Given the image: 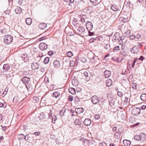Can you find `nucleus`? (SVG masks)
Masks as SVG:
<instances>
[{
    "mask_svg": "<svg viewBox=\"0 0 146 146\" xmlns=\"http://www.w3.org/2000/svg\"><path fill=\"white\" fill-rule=\"evenodd\" d=\"M69 92L71 93L72 94H75V89L74 88H71L69 89Z\"/></svg>",
    "mask_w": 146,
    "mask_h": 146,
    "instance_id": "nucleus-42",
    "label": "nucleus"
},
{
    "mask_svg": "<svg viewBox=\"0 0 146 146\" xmlns=\"http://www.w3.org/2000/svg\"><path fill=\"white\" fill-rule=\"evenodd\" d=\"M60 95V93L58 91L54 92L53 94V96L56 98H57Z\"/></svg>",
    "mask_w": 146,
    "mask_h": 146,
    "instance_id": "nucleus-24",
    "label": "nucleus"
},
{
    "mask_svg": "<svg viewBox=\"0 0 146 146\" xmlns=\"http://www.w3.org/2000/svg\"><path fill=\"white\" fill-rule=\"evenodd\" d=\"M26 22L27 25H30L32 22V19L29 18H27L26 20Z\"/></svg>",
    "mask_w": 146,
    "mask_h": 146,
    "instance_id": "nucleus-28",
    "label": "nucleus"
},
{
    "mask_svg": "<svg viewBox=\"0 0 146 146\" xmlns=\"http://www.w3.org/2000/svg\"><path fill=\"white\" fill-rule=\"evenodd\" d=\"M135 35L137 39L135 40H139V41H142L143 39H144V36L141 32H136L135 33Z\"/></svg>",
    "mask_w": 146,
    "mask_h": 146,
    "instance_id": "nucleus-2",
    "label": "nucleus"
},
{
    "mask_svg": "<svg viewBox=\"0 0 146 146\" xmlns=\"http://www.w3.org/2000/svg\"><path fill=\"white\" fill-rule=\"evenodd\" d=\"M114 36L115 40H118L120 38L119 34V33H116Z\"/></svg>",
    "mask_w": 146,
    "mask_h": 146,
    "instance_id": "nucleus-36",
    "label": "nucleus"
},
{
    "mask_svg": "<svg viewBox=\"0 0 146 146\" xmlns=\"http://www.w3.org/2000/svg\"><path fill=\"white\" fill-rule=\"evenodd\" d=\"M131 34V31L130 30H127L125 33L124 35L125 36L127 37H129V35Z\"/></svg>",
    "mask_w": 146,
    "mask_h": 146,
    "instance_id": "nucleus-35",
    "label": "nucleus"
},
{
    "mask_svg": "<svg viewBox=\"0 0 146 146\" xmlns=\"http://www.w3.org/2000/svg\"><path fill=\"white\" fill-rule=\"evenodd\" d=\"M141 99L142 100L145 101L146 100V94L144 93L141 95L140 96Z\"/></svg>",
    "mask_w": 146,
    "mask_h": 146,
    "instance_id": "nucleus-25",
    "label": "nucleus"
},
{
    "mask_svg": "<svg viewBox=\"0 0 146 146\" xmlns=\"http://www.w3.org/2000/svg\"><path fill=\"white\" fill-rule=\"evenodd\" d=\"M134 139L137 141H140V135H136L134 136Z\"/></svg>",
    "mask_w": 146,
    "mask_h": 146,
    "instance_id": "nucleus-37",
    "label": "nucleus"
},
{
    "mask_svg": "<svg viewBox=\"0 0 146 146\" xmlns=\"http://www.w3.org/2000/svg\"><path fill=\"white\" fill-rule=\"evenodd\" d=\"M29 137L30 136L29 135L27 134L25 136L24 135V139H25L26 141H27L29 139Z\"/></svg>",
    "mask_w": 146,
    "mask_h": 146,
    "instance_id": "nucleus-48",
    "label": "nucleus"
},
{
    "mask_svg": "<svg viewBox=\"0 0 146 146\" xmlns=\"http://www.w3.org/2000/svg\"><path fill=\"white\" fill-rule=\"evenodd\" d=\"M117 95L118 96L121 97L123 96V94L122 92L120 91H118L117 92Z\"/></svg>",
    "mask_w": 146,
    "mask_h": 146,
    "instance_id": "nucleus-52",
    "label": "nucleus"
},
{
    "mask_svg": "<svg viewBox=\"0 0 146 146\" xmlns=\"http://www.w3.org/2000/svg\"><path fill=\"white\" fill-rule=\"evenodd\" d=\"M97 37L96 38H91L89 40L90 43H92L93 42L94 40L96 39Z\"/></svg>",
    "mask_w": 146,
    "mask_h": 146,
    "instance_id": "nucleus-49",
    "label": "nucleus"
},
{
    "mask_svg": "<svg viewBox=\"0 0 146 146\" xmlns=\"http://www.w3.org/2000/svg\"><path fill=\"white\" fill-rule=\"evenodd\" d=\"M120 40H121V42H125V37L124 36H121V37L120 36Z\"/></svg>",
    "mask_w": 146,
    "mask_h": 146,
    "instance_id": "nucleus-56",
    "label": "nucleus"
},
{
    "mask_svg": "<svg viewBox=\"0 0 146 146\" xmlns=\"http://www.w3.org/2000/svg\"><path fill=\"white\" fill-rule=\"evenodd\" d=\"M73 97L72 96H69L68 97V100L70 102L72 101L73 100Z\"/></svg>",
    "mask_w": 146,
    "mask_h": 146,
    "instance_id": "nucleus-59",
    "label": "nucleus"
},
{
    "mask_svg": "<svg viewBox=\"0 0 146 146\" xmlns=\"http://www.w3.org/2000/svg\"><path fill=\"white\" fill-rule=\"evenodd\" d=\"M140 141L145 143L146 142V135L144 133H141L140 134Z\"/></svg>",
    "mask_w": 146,
    "mask_h": 146,
    "instance_id": "nucleus-11",
    "label": "nucleus"
},
{
    "mask_svg": "<svg viewBox=\"0 0 146 146\" xmlns=\"http://www.w3.org/2000/svg\"><path fill=\"white\" fill-rule=\"evenodd\" d=\"M80 60L81 61L85 63L86 62L87 60L86 58L84 57H81L80 58Z\"/></svg>",
    "mask_w": 146,
    "mask_h": 146,
    "instance_id": "nucleus-47",
    "label": "nucleus"
},
{
    "mask_svg": "<svg viewBox=\"0 0 146 146\" xmlns=\"http://www.w3.org/2000/svg\"><path fill=\"white\" fill-rule=\"evenodd\" d=\"M131 52L134 54H137L140 52V51L138 48V46H134L130 49Z\"/></svg>",
    "mask_w": 146,
    "mask_h": 146,
    "instance_id": "nucleus-5",
    "label": "nucleus"
},
{
    "mask_svg": "<svg viewBox=\"0 0 146 146\" xmlns=\"http://www.w3.org/2000/svg\"><path fill=\"white\" fill-rule=\"evenodd\" d=\"M105 48L106 50L109 49L110 48V44H106L105 46Z\"/></svg>",
    "mask_w": 146,
    "mask_h": 146,
    "instance_id": "nucleus-57",
    "label": "nucleus"
},
{
    "mask_svg": "<svg viewBox=\"0 0 146 146\" xmlns=\"http://www.w3.org/2000/svg\"><path fill=\"white\" fill-rule=\"evenodd\" d=\"M36 132L34 133H32L31 134V136L33 138V139L32 140V143L33 145L34 146L36 145Z\"/></svg>",
    "mask_w": 146,
    "mask_h": 146,
    "instance_id": "nucleus-7",
    "label": "nucleus"
},
{
    "mask_svg": "<svg viewBox=\"0 0 146 146\" xmlns=\"http://www.w3.org/2000/svg\"><path fill=\"white\" fill-rule=\"evenodd\" d=\"M19 100V98L18 96H15L13 99V102L14 103H16L18 102Z\"/></svg>",
    "mask_w": 146,
    "mask_h": 146,
    "instance_id": "nucleus-38",
    "label": "nucleus"
},
{
    "mask_svg": "<svg viewBox=\"0 0 146 146\" xmlns=\"http://www.w3.org/2000/svg\"><path fill=\"white\" fill-rule=\"evenodd\" d=\"M120 19L122 21H123L124 22H125L128 20L127 19L124 18L123 17H120Z\"/></svg>",
    "mask_w": 146,
    "mask_h": 146,
    "instance_id": "nucleus-58",
    "label": "nucleus"
},
{
    "mask_svg": "<svg viewBox=\"0 0 146 146\" xmlns=\"http://www.w3.org/2000/svg\"><path fill=\"white\" fill-rule=\"evenodd\" d=\"M24 135L23 134H19L18 135V138L20 140H22L24 139Z\"/></svg>",
    "mask_w": 146,
    "mask_h": 146,
    "instance_id": "nucleus-30",
    "label": "nucleus"
},
{
    "mask_svg": "<svg viewBox=\"0 0 146 146\" xmlns=\"http://www.w3.org/2000/svg\"><path fill=\"white\" fill-rule=\"evenodd\" d=\"M90 2L93 5L96 4L98 2V0H89Z\"/></svg>",
    "mask_w": 146,
    "mask_h": 146,
    "instance_id": "nucleus-40",
    "label": "nucleus"
},
{
    "mask_svg": "<svg viewBox=\"0 0 146 146\" xmlns=\"http://www.w3.org/2000/svg\"><path fill=\"white\" fill-rule=\"evenodd\" d=\"M66 110L64 109H62L60 111V115L62 117L63 116L64 114V113L65 111Z\"/></svg>",
    "mask_w": 146,
    "mask_h": 146,
    "instance_id": "nucleus-43",
    "label": "nucleus"
},
{
    "mask_svg": "<svg viewBox=\"0 0 146 146\" xmlns=\"http://www.w3.org/2000/svg\"><path fill=\"white\" fill-rule=\"evenodd\" d=\"M104 75L106 78H108L111 75V72L108 70H106L104 72Z\"/></svg>",
    "mask_w": 146,
    "mask_h": 146,
    "instance_id": "nucleus-13",
    "label": "nucleus"
},
{
    "mask_svg": "<svg viewBox=\"0 0 146 146\" xmlns=\"http://www.w3.org/2000/svg\"><path fill=\"white\" fill-rule=\"evenodd\" d=\"M123 143L125 146H129L131 144V142L129 140H124L123 141Z\"/></svg>",
    "mask_w": 146,
    "mask_h": 146,
    "instance_id": "nucleus-19",
    "label": "nucleus"
},
{
    "mask_svg": "<svg viewBox=\"0 0 146 146\" xmlns=\"http://www.w3.org/2000/svg\"><path fill=\"white\" fill-rule=\"evenodd\" d=\"M47 25L45 23H41L38 25L39 28L43 30L46 29Z\"/></svg>",
    "mask_w": 146,
    "mask_h": 146,
    "instance_id": "nucleus-17",
    "label": "nucleus"
},
{
    "mask_svg": "<svg viewBox=\"0 0 146 146\" xmlns=\"http://www.w3.org/2000/svg\"><path fill=\"white\" fill-rule=\"evenodd\" d=\"M52 122L53 123H54L55 121L57 119L56 116L55 115H53L52 116Z\"/></svg>",
    "mask_w": 146,
    "mask_h": 146,
    "instance_id": "nucleus-41",
    "label": "nucleus"
},
{
    "mask_svg": "<svg viewBox=\"0 0 146 146\" xmlns=\"http://www.w3.org/2000/svg\"><path fill=\"white\" fill-rule=\"evenodd\" d=\"M112 81L110 79L107 80L106 81V84L108 87L111 86L112 84Z\"/></svg>",
    "mask_w": 146,
    "mask_h": 146,
    "instance_id": "nucleus-20",
    "label": "nucleus"
},
{
    "mask_svg": "<svg viewBox=\"0 0 146 146\" xmlns=\"http://www.w3.org/2000/svg\"><path fill=\"white\" fill-rule=\"evenodd\" d=\"M99 146H106V144L105 143L103 142L100 143Z\"/></svg>",
    "mask_w": 146,
    "mask_h": 146,
    "instance_id": "nucleus-64",
    "label": "nucleus"
},
{
    "mask_svg": "<svg viewBox=\"0 0 146 146\" xmlns=\"http://www.w3.org/2000/svg\"><path fill=\"white\" fill-rule=\"evenodd\" d=\"M86 27L88 31H91L93 29V25L91 22L87 21L86 23Z\"/></svg>",
    "mask_w": 146,
    "mask_h": 146,
    "instance_id": "nucleus-6",
    "label": "nucleus"
},
{
    "mask_svg": "<svg viewBox=\"0 0 146 146\" xmlns=\"http://www.w3.org/2000/svg\"><path fill=\"white\" fill-rule=\"evenodd\" d=\"M16 13L18 14L22 12V9L20 7H17L15 10Z\"/></svg>",
    "mask_w": 146,
    "mask_h": 146,
    "instance_id": "nucleus-27",
    "label": "nucleus"
},
{
    "mask_svg": "<svg viewBox=\"0 0 146 146\" xmlns=\"http://www.w3.org/2000/svg\"><path fill=\"white\" fill-rule=\"evenodd\" d=\"M10 68V66L9 64H4L3 67V70L4 72L8 71Z\"/></svg>",
    "mask_w": 146,
    "mask_h": 146,
    "instance_id": "nucleus-12",
    "label": "nucleus"
},
{
    "mask_svg": "<svg viewBox=\"0 0 146 146\" xmlns=\"http://www.w3.org/2000/svg\"><path fill=\"white\" fill-rule=\"evenodd\" d=\"M100 117V116L98 115H96L95 116V119L96 120H98Z\"/></svg>",
    "mask_w": 146,
    "mask_h": 146,
    "instance_id": "nucleus-62",
    "label": "nucleus"
},
{
    "mask_svg": "<svg viewBox=\"0 0 146 146\" xmlns=\"http://www.w3.org/2000/svg\"><path fill=\"white\" fill-rule=\"evenodd\" d=\"M76 113L80 114L84 111V110L82 108H76L75 110Z\"/></svg>",
    "mask_w": 146,
    "mask_h": 146,
    "instance_id": "nucleus-18",
    "label": "nucleus"
},
{
    "mask_svg": "<svg viewBox=\"0 0 146 146\" xmlns=\"http://www.w3.org/2000/svg\"><path fill=\"white\" fill-rule=\"evenodd\" d=\"M44 81L46 83H48L49 82V80L48 78L47 77H45L44 79Z\"/></svg>",
    "mask_w": 146,
    "mask_h": 146,
    "instance_id": "nucleus-63",
    "label": "nucleus"
},
{
    "mask_svg": "<svg viewBox=\"0 0 146 146\" xmlns=\"http://www.w3.org/2000/svg\"><path fill=\"white\" fill-rule=\"evenodd\" d=\"M129 38L130 40H133L135 39H136L135 34L132 35L130 36Z\"/></svg>",
    "mask_w": 146,
    "mask_h": 146,
    "instance_id": "nucleus-46",
    "label": "nucleus"
},
{
    "mask_svg": "<svg viewBox=\"0 0 146 146\" xmlns=\"http://www.w3.org/2000/svg\"><path fill=\"white\" fill-rule=\"evenodd\" d=\"M48 45L44 43H41L39 45V47L40 50H43L47 48Z\"/></svg>",
    "mask_w": 146,
    "mask_h": 146,
    "instance_id": "nucleus-10",
    "label": "nucleus"
},
{
    "mask_svg": "<svg viewBox=\"0 0 146 146\" xmlns=\"http://www.w3.org/2000/svg\"><path fill=\"white\" fill-rule=\"evenodd\" d=\"M54 66L56 68H58L60 66L59 62L57 60H54L53 63Z\"/></svg>",
    "mask_w": 146,
    "mask_h": 146,
    "instance_id": "nucleus-16",
    "label": "nucleus"
},
{
    "mask_svg": "<svg viewBox=\"0 0 146 146\" xmlns=\"http://www.w3.org/2000/svg\"><path fill=\"white\" fill-rule=\"evenodd\" d=\"M111 8V9L115 11H117L119 10V8L115 5H112Z\"/></svg>",
    "mask_w": 146,
    "mask_h": 146,
    "instance_id": "nucleus-22",
    "label": "nucleus"
},
{
    "mask_svg": "<svg viewBox=\"0 0 146 146\" xmlns=\"http://www.w3.org/2000/svg\"><path fill=\"white\" fill-rule=\"evenodd\" d=\"M140 109L138 108H135L131 110L132 114L134 115H138L140 112Z\"/></svg>",
    "mask_w": 146,
    "mask_h": 146,
    "instance_id": "nucleus-3",
    "label": "nucleus"
},
{
    "mask_svg": "<svg viewBox=\"0 0 146 146\" xmlns=\"http://www.w3.org/2000/svg\"><path fill=\"white\" fill-rule=\"evenodd\" d=\"M137 60V59L136 58L134 60L133 63L132 65V68H133L134 67L135 64V62H136Z\"/></svg>",
    "mask_w": 146,
    "mask_h": 146,
    "instance_id": "nucleus-53",
    "label": "nucleus"
},
{
    "mask_svg": "<svg viewBox=\"0 0 146 146\" xmlns=\"http://www.w3.org/2000/svg\"><path fill=\"white\" fill-rule=\"evenodd\" d=\"M6 107V105L5 104L0 102V108L3 107L5 108Z\"/></svg>",
    "mask_w": 146,
    "mask_h": 146,
    "instance_id": "nucleus-54",
    "label": "nucleus"
},
{
    "mask_svg": "<svg viewBox=\"0 0 146 146\" xmlns=\"http://www.w3.org/2000/svg\"><path fill=\"white\" fill-rule=\"evenodd\" d=\"M22 58V59L25 62H27V60H28L27 59V56H26V57H23V56H22L21 57Z\"/></svg>",
    "mask_w": 146,
    "mask_h": 146,
    "instance_id": "nucleus-61",
    "label": "nucleus"
},
{
    "mask_svg": "<svg viewBox=\"0 0 146 146\" xmlns=\"http://www.w3.org/2000/svg\"><path fill=\"white\" fill-rule=\"evenodd\" d=\"M31 121L32 123L33 124H35L36 125V117L35 116V117H33L31 119Z\"/></svg>",
    "mask_w": 146,
    "mask_h": 146,
    "instance_id": "nucleus-32",
    "label": "nucleus"
},
{
    "mask_svg": "<svg viewBox=\"0 0 146 146\" xmlns=\"http://www.w3.org/2000/svg\"><path fill=\"white\" fill-rule=\"evenodd\" d=\"M80 21L82 23H84L87 19L85 15H83L82 16H80Z\"/></svg>",
    "mask_w": 146,
    "mask_h": 146,
    "instance_id": "nucleus-21",
    "label": "nucleus"
},
{
    "mask_svg": "<svg viewBox=\"0 0 146 146\" xmlns=\"http://www.w3.org/2000/svg\"><path fill=\"white\" fill-rule=\"evenodd\" d=\"M45 117V115L43 113H40V116L38 117L40 120H41Z\"/></svg>",
    "mask_w": 146,
    "mask_h": 146,
    "instance_id": "nucleus-26",
    "label": "nucleus"
},
{
    "mask_svg": "<svg viewBox=\"0 0 146 146\" xmlns=\"http://www.w3.org/2000/svg\"><path fill=\"white\" fill-rule=\"evenodd\" d=\"M109 104L111 106H112L114 105V102L111 100L109 102Z\"/></svg>",
    "mask_w": 146,
    "mask_h": 146,
    "instance_id": "nucleus-51",
    "label": "nucleus"
},
{
    "mask_svg": "<svg viewBox=\"0 0 146 146\" xmlns=\"http://www.w3.org/2000/svg\"><path fill=\"white\" fill-rule=\"evenodd\" d=\"M79 34L84 35L85 29L84 27L82 26H80L77 29Z\"/></svg>",
    "mask_w": 146,
    "mask_h": 146,
    "instance_id": "nucleus-9",
    "label": "nucleus"
},
{
    "mask_svg": "<svg viewBox=\"0 0 146 146\" xmlns=\"http://www.w3.org/2000/svg\"><path fill=\"white\" fill-rule=\"evenodd\" d=\"M83 75L85 77L84 80L87 82H88L90 80V77L89 75V72L88 70L84 71L83 73Z\"/></svg>",
    "mask_w": 146,
    "mask_h": 146,
    "instance_id": "nucleus-4",
    "label": "nucleus"
},
{
    "mask_svg": "<svg viewBox=\"0 0 146 146\" xmlns=\"http://www.w3.org/2000/svg\"><path fill=\"white\" fill-rule=\"evenodd\" d=\"M13 40V37L10 35H5L4 37V41L5 44H10Z\"/></svg>",
    "mask_w": 146,
    "mask_h": 146,
    "instance_id": "nucleus-1",
    "label": "nucleus"
},
{
    "mask_svg": "<svg viewBox=\"0 0 146 146\" xmlns=\"http://www.w3.org/2000/svg\"><path fill=\"white\" fill-rule=\"evenodd\" d=\"M43 56L42 55L41 56L39 55L37 56V60H38V62H42L44 59V58H43Z\"/></svg>",
    "mask_w": 146,
    "mask_h": 146,
    "instance_id": "nucleus-23",
    "label": "nucleus"
},
{
    "mask_svg": "<svg viewBox=\"0 0 146 146\" xmlns=\"http://www.w3.org/2000/svg\"><path fill=\"white\" fill-rule=\"evenodd\" d=\"M31 67L33 70H36V62H33L31 65Z\"/></svg>",
    "mask_w": 146,
    "mask_h": 146,
    "instance_id": "nucleus-33",
    "label": "nucleus"
},
{
    "mask_svg": "<svg viewBox=\"0 0 146 146\" xmlns=\"http://www.w3.org/2000/svg\"><path fill=\"white\" fill-rule=\"evenodd\" d=\"M119 49V46H116L115 47L113 48V50L116 51H118Z\"/></svg>",
    "mask_w": 146,
    "mask_h": 146,
    "instance_id": "nucleus-60",
    "label": "nucleus"
},
{
    "mask_svg": "<svg viewBox=\"0 0 146 146\" xmlns=\"http://www.w3.org/2000/svg\"><path fill=\"white\" fill-rule=\"evenodd\" d=\"M84 123L85 125L87 126H89L91 124V121L89 118L86 119L84 121Z\"/></svg>",
    "mask_w": 146,
    "mask_h": 146,
    "instance_id": "nucleus-15",
    "label": "nucleus"
},
{
    "mask_svg": "<svg viewBox=\"0 0 146 146\" xmlns=\"http://www.w3.org/2000/svg\"><path fill=\"white\" fill-rule=\"evenodd\" d=\"M121 132H116L115 133V137L116 138L119 139L120 137Z\"/></svg>",
    "mask_w": 146,
    "mask_h": 146,
    "instance_id": "nucleus-31",
    "label": "nucleus"
},
{
    "mask_svg": "<svg viewBox=\"0 0 146 146\" xmlns=\"http://www.w3.org/2000/svg\"><path fill=\"white\" fill-rule=\"evenodd\" d=\"M67 55L68 57H71L73 56V54L72 52L68 51L67 53Z\"/></svg>",
    "mask_w": 146,
    "mask_h": 146,
    "instance_id": "nucleus-44",
    "label": "nucleus"
},
{
    "mask_svg": "<svg viewBox=\"0 0 146 146\" xmlns=\"http://www.w3.org/2000/svg\"><path fill=\"white\" fill-rule=\"evenodd\" d=\"M75 124L77 125H80L81 123L79 119H76L74 121Z\"/></svg>",
    "mask_w": 146,
    "mask_h": 146,
    "instance_id": "nucleus-34",
    "label": "nucleus"
},
{
    "mask_svg": "<svg viewBox=\"0 0 146 146\" xmlns=\"http://www.w3.org/2000/svg\"><path fill=\"white\" fill-rule=\"evenodd\" d=\"M46 37V36H44L41 38H38L37 40H38V41H40L45 38Z\"/></svg>",
    "mask_w": 146,
    "mask_h": 146,
    "instance_id": "nucleus-55",
    "label": "nucleus"
},
{
    "mask_svg": "<svg viewBox=\"0 0 146 146\" xmlns=\"http://www.w3.org/2000/svg\"><path fill=\"white\" fill-rule=\"evenodd\" d=\"M49 61V58L46 57L44 60V63L45 64H47Z\"/></svg>",
    "mask_w": 146,
    "mask_h": 146,
    "instance_id": "nucleus-39",
    "label": "nucleus"
},
{
    "mask_svg": "<svg viewBox=\"0 0 146 146\" xmlns=\"http://www.w3.org/2000/svg\"><path fill=\"white\" fill-rule=\"evenodd\" d=\"M30 80V78L26 76H25L23 78L21 81L23 82V83L25 84H27L29 83Z\"/></svg>",
    "mask_w": 146,
    "mask_h": 146,
    "instance_id": "nucleus-14",
    "label": "nucleus"
},
{
    "mask_svg": "<svg viewBox=\"0 0 146 146\" xmlns=\"http://www.w3.org/2000/svg\"><path fill=\"white\" fill-rule=\"evenodd\" d=\"M75 101L77 103L80 101V99L78 96H76L74 98Z\"/></svg>",
    "mask_w": 146,
    "mask_h": 146,
    "instance_id": "nucleus-50",
    "label": "nucleus"
},
{
    "mask_svg": "<svg viewBox=\"0 0 146 146\" xmlns=\"http://www.w3.org/2000/svg\"><path fill=\"white\" fill-rule=\"evenodd\" d=\"M132 88L134 89H136L137 88V85L134 82L132 83Z\"/></svg>",
    "mask_w": 146,
    "mask_h": 146,
    "instance_id": "nucleus-45",
    "label": "nucleus"
},
{
    "mask_svg": "<svg viewBox=\"0 0 146 146\" xmlns=\"http://www.w3.org/2000/svg\"><path fill=\"white\" fill-rule=\"evenodd\" d=\"M36 47H33L31 50V52L34 55L36 54Z\"/></svg>",
    "mask_w": 146,
    "mask_h": 146,
    "instance_id": "nucleus-29",
    "label": "nucleus"
},
{
    "mask_svg": "<svg viewBox=\"0 0 146 146\" xmlns=\"http://www.w3.org/2000/svg\"><path fill=\"white\" fill-rule=\"evenodd\" d=\"M91 100L92 102L94 104H97L99 101V98L96 95L93 96L92 97Z\"/></svg>",
    "mask_w": 146,
    "mask_h": 146,
    "instance_id": "nucleus-8",
    "label": "nucleus"
}]
</instances>
